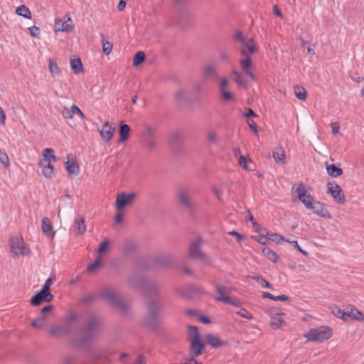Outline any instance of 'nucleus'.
Listing matches in <instances>:
<instances>
[{"label":"nucleus","instance_id":"f257e3e1","mask_svg":"<svg viewBox=\"0 0 364 364\" xmlns=\"http://www.w3.org/2000/svg\"><path fill=\"white\" fill-rule=\"evenodd\" d=\"M103 325L101 316L95 311H89L85 316V321L80 328L70 323L52 326L48 333L52 337L67 336L70 338H77V343L85 346L93 341L97 337L98 333Z\"/></svg>","mask_w":364,"mask_h":364},{"label":"nucleus","instance_id":"f03ea898","mask_svg":"<svg viewBox=\"0 0 364 364\" xmlns=\"http://www.w3.org/2000/svg\"><path fill=\"white\" fill-rule=\"evenodd\" d=\"M102 295L113 307L121 312L126 313L129 311V304L122 299L121 294L117 290L107 289L103 291Z\"/></svg>","mask_w":364,"mask_h":364},{"label":"nucleus","instance_id":"7ed1b4c3","mask_svg":"<svg viewBox=\"0 0 364 364\" xmlns=\"http://www.w3.org/2000/svg\"><path fill=\"white\" fill-rule=\"evenodd\" d=\"M332 329L326 326H321L317 328H311L305 335L310 341L322 343L332 336Z\"/></svg>","mask_w":364,"mask_h":364},{"label":"nucleus","instance_id":"20e7f679","mask_svg":"<svg viewBox=\"0 0 364 364\" xmlns=\"http://www.w3.org/2000/svg\"><path fill=\"white\" fill-rule=\"evenodd\" d=\"M147 315L145 317L146 322L151 327H156L158 323V317L162 313V306L154 299H150L146 303Z\"/></svg>","mask_w":364,"mask_h":364},{"label":"nucleus","instance_id":"39448f33","mask_svg":"<svg viewBox=\"0 0 364 364\" xmlns=\"http://www.w3.org/2000/svg\"><path fill=\"white\" fill-rule=\"evenodd\" d=\"M173 260V257L171 255L160 254L150 257L144 262V267L146 269L152 268L158 266L161 268L169 267Z\"/></svg>","mask_w":364,"mask_h":364},{"label":"nucleus","instance_id":"423d86ee","mask_svg":"<svg viewBox=\"0 0 364 364\" xmlns=\"http://www.w3.org/2000/svg\"><path fill=\"white\" fill-rule=\"evenodd\" d=\"M177 198L179 204L191 215H193L196 209V205L191 199L188 190L181 188L178 191Z\"/></svg>","mask_w":364,"mask_h":364},{"label":"nucleus","instance_id":"0eeeda50","mask_svg":"<svg viewBox=\"0 0 364 364\" xmlns=\"http://www.w3.org/2000/svg\"><path fill=\"white\" fill-rule=\"evenodd\" d=\"M201 245L202 239L200 237L193 241L190 245L188 256L191 258L198 259L208 263L209 257L207 255L200 250Z\"/></svg>","mask_w":364,"mask_h":364},{"label":"nucleus","instance_id":"6e6552de","mask_svg":"<svg viewBox=\"0 0 364 364\" xmlns=\"http://www.w3.org/2000/svg\"><path fill=\"white\" fill-rule=\"evenodd\" d=\"M10 250L11 253L16 257L29 253V250L25 245L22 237H16L11 238Z\"/></svg>","mask_w":364,"mask_h":364},{"label":"nucleus","instance_id":"1a4fd4ad","mask_svg":"<svg viewBox=\"0 0 364 364\" xmlns=\"http://www.w3.org/2000/svg\"><path fill=\"white\" fill-rule=\"evenodd\" d=\"M328 193H331L334 200L338 204H344L346 201L343 191L336 182L327 183Z\"/></svg>","mask_w":364,"mask_h":364},{"label":"nucleus","instance_id":"9d476101","mask_svg":"<svg viewBox=\"0 0 364 364\" xmlns=\"http://www.w3.org/2000/svg\"><path fill=\"white\" fill-rule=\"evenodd\" d=\"M136 197L135 193H130L129 194L126 193H120L117 196L115 201V208L118 211H122L123 209L133 203L134 199Z\"/></svg>","mask_w":364,"mask_h":364},{"label":"nucleus","instance_id":"9b49d317","mask_svg":"<svg viewBox=\"0 0 364 364\" xmlns=\"http://www.w3.org/2000/svg\"><path fill=\"white\" fill-rule=\"evenodd\" d=\"M202 75L204 79L217 80L219 77L218 65L215 63H205L203 67Z\"/></svg>","mask_w":364,"mask_h":364},{"label":"nucleus","instance_id":"f8f14e48","mask_svg":"<svg viewBox=\"0 0 364 364\" xmlns=\"http://www.w3.org/2000/svg\"><path fill=\"white\" fill-rule=\"evenodd\" d=\"M53 297L54 296L50 291L41 289L31 297L30 303L33 306H38L43 301L50 302L53 299Z\"/></svg>","mask_w":364,"mask_h":364},{"label":"nucleus","instance_id":"ddd939ff","mask_svg":"<svg viewBox=\"0 0 364 364\" xmlns=\"http://www.w3.org/2000/svg\"><path fill=\"white\" fill-rule=\"evenodd\" d=\"M205 349V344L202 341L200 337H196L194 339L191 340L190 345V355L191 358H196L200 355Z\"/></svg>","mask_w":364,"mask_h":364},{"label":"nucleus","instance_id":"4468645a","mask_svg":"<svg viewBox=\"0 0 364 364\" xmlns=\"http://www.w3.org/2000/svg\"><path fill=\"white\" fill-rule=\"evenodd\" d=\"M240 54L245 58L240 60V65L245 74L252 80L255 79V75L251 70L252 59L250 55H247L245 50H240Z\"/></svg>","mask_w":364,"mask_h":364},{"label":"nucleus","instance_id":"2eb2a0df","mask_svg":"<svg viewBox=\"0 0 364 364\" xmlns=\"http://www.w3.org/2000/svg\"><path fill=\"white\" fill-rule=\"evenodd\" d=\"M138 249V245L136 240L127 239L124 242L122 247V254L124 257H129L135 254Z\"/></svg>","mask_w":364,"mask_h":364},{"label":"nucleus","instance_id":"dca6fc26","mask_svg":"<svg viewBox=\"0 0 364 364\" xmlns=\"http://www.w3.org/2000/svg\"><path fill=\"white\" fill-rule=\"evenodd\" d=\"M324 204L322 203L320 201H314V203H312L311 207L309 209L312 210L314 213L319 215L321 218H326V219H330L331 218V214L330 212L324 208Z\"/></svg>","mask_w":364,"mask_h":364},{"label":"nucleus","instance_id":"f3484780","mask_svg":"<svg viewBox=\"0 0 364 364\" xmlns=\"http://www.w3.org/2000/svg\"><path fill=\"white\" fill-rule=\"evenodd\" d=\"M102 141L109 142L113 136L115 127L109 124L108 122L104 123L101 129H98Z\"/></svg>","mask_w":364,"mask_h":364},{"label":"nucleus","instance_id":"a211bd4d","mask_svg":"<svg viewBox=\"0 0 364 364\" xmlns=\"http://www.w3.org/2000/svg\"><path fill=\"white\" fill-rule=\"evenodd\" d=\"M183 140V133L181 131H175L170 135V145L174 150H178Z\"/></svg>","mask_w":364,"mask_h":364},{"label":"nucleus","instance_id":"6ab92c4d","mask_svg":"<svg viewBox=\"0 0 364 364\" xmlns=\"http://www.w3.org/2000/svg\"><path fill=\"white\" fill-rule=\"evenodd\" d=\"M73 29V21L70 18L67 21H63L62 20H58L55 22V32L64 31L70 32Z\"/></svg>","mask_w":364,"mask_h":364},{"label":"nucleus","instance_id":"aec40b11","mask_svg":"<svg viewBox=\"0 0 364 364\" xmlns=\"http://www.w3.org/2000/svg\"><path fill=\"white\" fill-rule=\"evenodd\" d=\"M141 289L144 290L149 296L159 295L160 286L155 282H150L146 279L145 284Z\"/></svg>","mask_w":364,"mask_h":364},{"label":"nucleus","instance_id":"412c9836","mask_svg":"<svg viewBox=\"0 0 364 364\" xmlns=\"http://www.w3.org/2000/svg\"><path fill=\"white\" fill-rule=\"evenodd\" d=\"M205 338L208 343L213 348H219L228 344L227 341H222L219 337L213 334H207Z\"/></svg>","mask_w":364,"mask_h":364},{"label":"nucleus","instance_id":"4be33fe9","mask_svg":"<svg viewBox=\"0 0 364 364\" xmlns=\"http://www.w3.org/2000/svg\"><path fill=\"white\" fill-rule=\"evenodd\" d=\"M344 313L345 321L350 319L361 320V316H363L362 313L353 306L347 308L346 310H344Z\"/></svg>","mask_w":364,"mask_h":364},{"label":"nucleus","instance_id":"5701e85b","mask_svg":"<svg viewBox=\"0 0 364 364\" xmlns=\"http://www.w3.org/2000/svg\"><path fill=\"white\" fill-rule=\"evenodd\" d=\"M130 127L128 124H125L123 121H121L119 124V142H124L129 139Z\"/></svg>","mask_w":364,"mask_h":364},{"label":"nucleus","instance_id":"b1692460","mask_svg":"<svg viewBox=\"0 0 364 364\" xmlns=\"http://www.w3.org/2000/svg\"><path fill=\"white\" fill-rule=\"evenodd\" d=\"M245 50L246 53L249 55L257 51V47L252 38H247L242 43L240 50Z\"/></svg>","mask_w":364,"mask_h":364},{"label":"nucleus","instance_id":"393cba45","mask_svg":"<svg viewBox=\"0 0 364 364\" xmlns=\"http://www.w3.org/2000/svg\"><path fill=\"white\" fill-rule=\"evenodd\" d=\"M75 230L79 235H82L86 232V225L85 218L82 216H77L74 220Z\"/></svg>","mask_w":364,"mask_h":364},{"label":"nucleus","instance_id":"a878e982","mask_svg":"<svg viewBox=\"0 0 364 364\" xmlns=\"http://www.w3.org/2000/svg\"><path fill=\"white\" fill-rule=\"evenodd\" d=\"M70 157L68 156V161L65 163V168L68 173V174L71 175H78L80 168L77 164V162L75 159H73L72 161H70Z\"/></svg>","mask_w":364,"mask_h":364},{"label":"nucleus","instance_id":"bb28decb","mask_svg":"<svg viewBox=\"0 0 364 364\" xmlns=\"http://www.w3.org/2000/svg\"><path fill=\"white\" fill-rule=\"evenodd\" d=\"M41 229L42 232L44 235L48 237H53L55 232L53 231V225L50 223V220L48 218H43L41 223Z\"/></svg>","mask_w":364,"mask_h":364},{"label":"nucleus","instance_id":"cd10ccee","mask_svg":"<svg viewBox=\"0 0 364 364\" xmlns=\"http://www.w3.org/2000/svg\"><path fill=\"white\" fill-rule=\"evenodd\" d=\"M146 279L143 278L135 273H132V274H129V278H128L129 282L131 284H132L135 287L141 289L143 287V286L144 285Z\"/></svg>","mask_w":364,"mask_h":364},{"label":"nucleus","instance_id":"c85d7f7f","mask_svg":"<svg viewBox=\"0 0 364 364\" xmlns=\"http://www.w3.org/2000/svg\"><path fill=\"white\" fill-rule=\"evenodd\" d=\"M262 232L265 233L267 237V241L270 240L272 242H276L277 243H280L281 242L286 241L282 235L279 233L272 232L270 231L267 230V229H263Z\"/></svg>","mask_w":364,"mask_h":364},{"label":"nucleus","instance_id":"c756f323","mask_svg":"<svg viewBox=\"0 0 364 364\" xmlns=\"http://www.w3.org/2000/svg\"><path fill=\"white\" fill-rule=\"evenodd\" d=\"M326 171L327 173L332 178H336L343 174V169L338 167L335 164H326Z\"/></svg>","mask_w":364,"mask_h":364},{"label":"nucleus","instance_id":"7c9ffc66","mask_svg":"<svg viewBox=\"0 0 364 364\" xmlns=\"http://www.w3.org/2000/svg\"><path fill=\"white\" fill-rule=\"evenodd\" d=\"M70 66L75 74H79L84 70L82 63L79 58L70 59Z\"/></svg>","mask_w":364,"mask_h":364},{"label":"nucleus","instance_id":"2f4dec72","mask_svg":"<svg viewBox=\"0 0 364 364\" xmlns=\"http://www.w3.org/2000/svg\"><path fill=\"white\" fill-rule=\"evenodd\" d=\"M292 195H296L299 200H301L306 194V190L304 183H300L296 186H294L291 191Z\"/></svg>","mask_w":364,"mask_h":364},{"label":"nucleus","instance_id":"473e14b6","mask_svg":"<svg viewBox=\"0 0 364 364\" xmlns=\"http://www.w3.org/2000/svg\"><path fill=\"white\" fill-rule=\"evenodd\" d=\"M217 301H223L226 304H229L234 306H240L242 304V301L240 299L230 297V296H223L221 298H215Z\"/></svg>","mask_w":364,"mask_h":364},{"label":"nucleus","instance_id":"72a5a7b5","mask_svg":"<svg viewBox=\"0 0 364 364\" xmlns=\"http://www.w3.org/2000/svg\"><path fill=\"white\" fill-rule=\"evenodd\" d=\"M217 293L219 294L216 298H221L223 296H227L225 294H230L232 289L228 286L215 284H214Z\"/></svg>","mask_w":364,"mask_h":364},{"label":"nucleus","instance_id":"f704fd0d","mask_svg":"<svg viewBox=\"0 0 364 364\" xmlns=\"http://www.w3.org/2000/svg\"><path fill=\"white\" fill-rule=\"evenodd\" d=\"M262 252L274 263H277L279 258V255L269 247H262Z\"/></svg>","mask_w":364,"mask_h":364},{"label":"nucleus","instance_id":"c9c22d12","mask_svg":"<svg viewBox=\"0 0 364 364\" xmlns=\"http://www.w3.org/2000/svg\"><path fill=\"white\" fill-rule=\"evenodd\" d=\"M16 14L28 19L31 18V13L26 5H21L18 6L16 9Z\"/></svg>","mask_w":364,"mask_h":364},{"label":"nucleus","instance_id":"e433bc0d","mask_svg":"<svg viewBox=\"0 0 364 364\" xmlns=\"http://www.w3.org/2000/svg\"><path fill=\"white\" fill-rule=\"evenodd\" d=\"M142 134L146 141L154 139V138L156 135V129L151 126H146L143 130Z\"/></svg>","mask_w":364,"mask_h":364},{"label":"nucleus","instance_id":"4c0bfd02","mask_svg":"<svg viewBox=\"0 0 364 364\" xmlns=\"http://www.w3.org/2000/svg\"><path fill=\"white\" fill-rule=\"evenodd\" d=\"M175 100L179 103H184L188 101V97L186 92L183 90H180L174 94Z\"/></svg>","mask_w":364,"mask_h":364},{"label":"nucleus","instance_id":"58836bf2","mask_svg":"<svg viewBox=\"0 0 364 364\" xmlns=\"http://www.w3.org/2000/svg\"><path fill=\"white\" fill-rule=\"evenodd\" d=\"M272 156L277 164H283L285 163L286 155L284 151L282 149H281V151H273Z\"/></svg>","mask_w":364,"mask_h":364},{"label":"nucleus","instance_id":"ea45409f","mask_svg":"<svg viewBox=\"0 0 364 364\" xmlns=\"http://www.w3.org/2000/svg\"><path fill=\"white\" fill-rule=\"evenodd\" d=\"M43 156L46 159H50V163L58 161V157L55 156L54 150L51 148L45 149L43 151Z\"/></svg>","mask_w":364,"mask_h":364},{"label":"nucleus","instance_id":"a19ab883","mask_svg":"<svg viewBox=\"0 0 364 364\" xmlns=\"http://www.w3.org/2000/svg\"><path fill=\"white\" fill-rule=\"evenodd\" d=\"M294 93L296 97L299 100H305L306 99L307 93L306 90L301 86H295L294 87Z\"/></svg>","mask_w":364,"mask_h":364},{"label":"nucleus","instance_id":"79ce46f5","mask_svg":"<svg viewBox=\"0 0 364 364\" xmlns=\"http://www.w3.org/2000/svg\"><path fill=\"white\" fill-rule=\"evenodd\" d=\"M146 58L145 53L144 51H139L134 55L133 58L134 65L137 67L141 64Z\"/></svg>","mask_w":364,"mask_h":364},{"label":"nucleus","instance_id":"37998d69","mask_svg":"<svg viewBox=\"0 0 364 364\" xmlns=\"http://www.w3.org/2000/svg\"><path fill=\"white\" fill-rule=\"evenodd\" d=\"M251 278L253 280L257 282L262 287L270 289L272 288V284L268 281H267L263 277H262L261 276L254 275V276H252Z\"/></svg>","mask_w":364,"mask_h":364},{"label":"nucleus","instance_id":"c03bdc74","mask_svg":"<svg viewBox=\"0 0 364 364\" xmlns=\"http://www.w3.org/2000/svg\"><path fill=\"white\" fill-rule=\"evenodd\" d=\"M48 68L53 75H60L61 73V70L58 65L50 59L48 60Z\"/></svg>","mask_w":364,"mask_h":364},{"label":"nucleus","instance_id":"a18cd8bd","mask_svg":"<svg viewBox=\"0 0 364 364\" xmlns=\"http://www.w3.org/2000/svg\"><path fill=\"white\" fill-rule=\"evenodd\" d=\"M235 82L240 86H246L247 82L242 78L241 74L236 70H232Z\"/></svg>","mask_w":364,"mask_h":364},{"label":"nucleus","instance_id":"49530a36","mask_svg":"<svg viewBox=\"0 0 364 364\" xmlns=\"http://www.w3.org/2000/svg\"><path fill=\"white\" fill-rule=\"evenodd\" d=\"M102 50L106 55H109L112 50V43L106 41L104 38V36L102 34Z\"/></svg>","mask_w":364,"mask_h":364},{"label":"nucleus","instance_id":"de8ad7c7","mask_svg":"<svg viewBox=\"0 0 364 364\" xmlns=\"http://www.w3.org/2000/svg\"><path fill=\"white\" fill-rule=\"evenodd\" d=\"M220 96L222 100L226 102L235 100L234 94L230 90L220 92Z\"/></svg>","mask_w":364,"mask_h":364},{"label":"nucleus","instance_id":"09e8293b","mask_svg":"<svg viewBox=\"0 0 364 364\" xmlns=\"http://www.w3.org/2000/svg\"><path fill=\"white\" fill-rule=\"evenodd\" d=\"M299 200L304 205V206L307 209L311 208L312 203H314V202L315 201L314 197L311 195L307 193L305 195V196H304V198H301V200Z\"/></svg>","mask_w":364,"mask_h":364},{"label":"nucleus","instance_id":"8fccbe9b","mask_svg":"<svg viewBox=\"0 0 364 364\" xmlns=\"http://www.w3.org/2000/svg\"><path fill=\"white\" fill-rule=\"evenodd\" d=\"M218 137L215 132L208 131L207 132V141L208 144H217L218 141Z\"/></svg>","mask_w":364,"mask_h":364},{"label":"nucleus","instance_id":"3c124183","mask_svg":"<svg viewBox=\"0 0 364 364\" xmlns=\"http://www.w3.org/2000/svg\"><path fill=\"white\" fill-rule=\"evenodd\" d=\"M75 113V110L73 109V105L69 109L65 107L62 110V114L65 119H73Z\"/></svg>","mask_w":364,"mask_h":364},{"label":"nucleus","instance_id":"603ef678","mask_svg":"<svg viewBox=\"0 0 364 364\" xmlns=\"http://www.w3.org/2000/svg\"><path fill=\"white\" fill-rule=\"evenodd\" d=\"M46 316H42L33 320L31 323V325L33 328H41L46 323Z\"/></svg>","mask_w":364,"mask_h":364},{"label":"nucleus","instance_id":"864d4df0","mask_svg":"<svg viewBox=\"0 0 364 364\" xmlns=\"http://www.w3.org/2000/svg\"><path fill=\"white\" fill-rule=\"evenodd\" d=\"M229 90V81L225 77L220 79L219 82V92Z\"/></svg>","mask_w":364,"mask_h":364},{"label":"nucleus","instance_id":"5fc2aeb1","mask_svg":"<svg viewBox=\"0 0 364 364\" xmlns=\"http://www.w3.org/2000/svg\"><path fill=\"white\" fill-rule=\"evenodd\" d=\"M188 336L191 339H194L196 337H200L198 328L194 326H188Z\"/></svg>","mask_w":364,"mask_h":364},{"label":"nucleus","instance_id":"6e6d98bb","mask_svg":"<svg viewBox=\"0 0 364 364\" xmlns=\"http://www.w3.org/2000/svg\"><path fill=\"white\" fill-rule=\"evenodd\" d=\"M331 313L336 316V317L338 318H342L343 321H345V317H344V310L343 309H341L340 308H338V306H332L331 307Z\"/></svg>","mask_w":364,"mask_h":364},{"label":"nucleus","instance_id":"4d7b16f0","mask_svg":"<svg viewBox=\"0 0 364 364\" xmlns=\"http://www.w3.org/2000/svg\"><path fill=\"white\" fill-rule=\"evenodd\" d=\"M102 263V260H101V258L100 257H98L93 262L90 263L87 268V270L90 272H92L93 271H95L96 269H97L100 265Z\"/></svg>","mask_w":364,"mask_h":364},{"label":"nucleus","instance_id":"13d9d810","mask_svg":"<svg viewBox=\"0 0 364 364\" xmlns=\"http://www.w3.org/2000/svg\"><path fill=\"white\" fill-rule=\"evenodd\" d=\"M96 296L95 294H89L83 296L81 298V303L85 305H88L95 299Z\"/></svg>","mask_w":364,"mask_h":364},{"label":"nucleus","instance_id":"bf43d9fd","mask_svg":"<svg viewBox=\"0 0 364 364\" xmlns=\"http://www.w3.org/2000/svg\"><path fill=\"white\" fill-rule=\"evenodd\" d=\"M282 323H283V320L279 316H278V317L274 316V317L272 318V320L270 322V326L273 328H278L282 326Z\"/></svg>","mask_w":364,"mask_h":364},{"label":"nucleus","instance_id":"052dcab7","mask_svg":"<svg viewBox=\"0 0 364 364\" xmlns=\"http://www.w3.org/2000/svg\"><path fill=\"white\" fill-rule=\"evenodd\" d=\"M87 351L88 355L95 360H98L100 358V353L94 348L89 347Z\"/></svg>","mask_w":364,"mask_h":364},{"label":"nucleus","instance_id":"680f3d73","mask_svg":"<svg viewBox=\"0 0 364 364\" xmlns=\"http://www.w3.org/2000/svg\"><path fill=\"white\" fill-rule=\"evenodd\" d=\"M109 245V240L108 239H105L104 241H102L100 244V247L97 250V252L99 254H102V253L105 252L108 249Z\"/></svg>","mask_w":364,"mask_h":364},{"label":"nucleus","instance_id":"e2e57ef3","mask_svg":"<svg viewBox=\"0 0 364 364\" xmlns=\"http://www.w3.org/2000/svg\"><path fill=\"white\" fill-rule=\"evenodd\" d=\"M29 33L33 38H38L41 34V30L38 26H33L30 28H28Z\"/></svg>","mask_w":364,"mask_h":364},{"label":"nucleus","instance_id":"0e129e2a","mask_svg":"<svg viewBox=\"0 0 364 364\" xmlns=\"http://www.w3.org/2000/svg\"><path fill=\"white\" fill-rule=\"evenodd\" d=\"M39 166L41 168H50L54 171V167L50 163V159H46L43 158V159L39 162Z\"/></svg>","mask_w":364,"mask_h":364},{"label":"nucleus","instance_id":"69168bd1","mask_svg":"<svg viewBox=\"0 0 364 364\" xmlns=\"http://www.w3.org/2000/svg\"><path fill=\"white\" fill-rule=\"evenodd\" d=\"M262 235H256V236H252V238L258 242L259 243H260L261 245H266L267 241V237L265 235V233L263 232L262 231Z\"/></svg>","mask_w":364,"mask_h":364},{"label":"nucleus","instance_id":"338daca9","mask_svg":"<svg viewBox=\"0 0 364 364\" xmlns=\"http://www.w3.org/2000/svg\"><path fill=\"white\" fill-rule=\"evenodd\" d=\"M234 38L235 41L241 42V43L247 39V38L245 36L242 32L240 30L235 31L234 34Z\"/></svg>","mask_w":364,"mask_h":364},{"label":"nucleus","instance_id":"774afa93","mask_svg":"<svg viewBox=\"0 0 364 364\" xmlns=\"http://www.w3.org/2000/svg\"><path fill=\"white\" fill-rule=\"evenodd\" d=\"M237 314L249 320L252 318V314L245 309H241L237 312Z\"/></svg>","mask_w":364,"mask_h":364}]
</instances>
